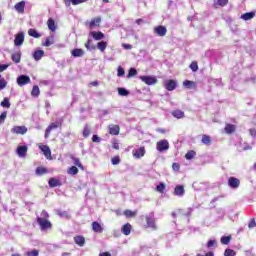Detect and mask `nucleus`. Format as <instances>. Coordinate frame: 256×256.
Returning a JSON list of instances; mask_svg holds the SVG:
<instances>
[{
    "label": "nucleus",
    "instance_id": "nucleus-1",
    "mask_svg": "<svg viewBox=\"0 0 256 256\" xmlns=\"http://www.w3.org/2000/svg\"><path fill=\"white\" fill-rule=\"evenodd\" d=\"M36 221L41 231H49L53 227V224L49 221V213L45 210H43L40 216L36 218Z\"/></svg>",
    "mask_w": 256,
    "mask_h": 256
},
{
    "label": "nucleus",
    "instance_id": "nucleus-2",
    "mask_svg": "<svg viewBox=\"0 0 256 256\" xmlns=\"http://www.w3.org/2000/svg\"><path fill=\"white\" fill-rule=\"evenodd\" d=\"M146 224L147 227L150 229H153V231L157 230V224H155V214L150 213L149 215L146 216Z\"/></svg>",
    "mask_w": 256,
    "mask_h": 256
},
{
    "label": "nucleus",
    "instance_id": "nucleus-3",
    "mask_svg": "<svg viewBox=\"0 0 256 256\" xmlns=\"http://www.w3.org/2000/svg\"><path fill=\"white\" fill-rule=\"evenodd\" d=\"M156 149L159 153H163V151H169V141L160 140L156 144Z\"/></svg>",
    "mask_w": 256,
    "mask_h": 256
},
{
    "label": "nucleus",
    "instance_id": "nucleus-4",
    "mask_svg": "<svg viewBox=\"0 0 256 256\" xmlns=\"http://www.w3.org/2000/svg\"><path fill=\"white\" fill-rule=\"evenodd\" d=\"M140 79L146 85H157V77L155 76H140Z\"/></svg>",
    "mask_w": 256,
    "mask_h": 256
},
{
    "label": "nucleus",
    "instance_id": "nucleus-5",
    "mask_svg": "<svg viewBox=\"0 0 256 256\" xmlns=\"http://www.w3.org/2000/svg\"><path fill=\"white\" fill-rule=\"evenodd\" d=\"M240 185L241 181L239 180V178L230 177L228 179V186L230 187V189H239Z\"/></svg>",
    "mask_w": 256,
    "mask_h": 256
},
{
    "label": "nucleus",
    "instance_id": "nucleus-6",
    "mask_svg": "<svg viewBox=\"0 0 256 256\" xmlns=\"http://www.w3.org/2000/svg\"><path fill=\"white\" fill-rule=\"evenodd\" d=\"M28 83H31V78L27 75H20L17 78V84L19 87H23L24 85H28Z\"/></svg>",
    "mask_w": 256,
    "mask_h": 256
},
{
    "label": "nucleus",
    "instance_id": "nucleus-7",
    "mask_svg": "<svg viewBox=\"0 0 256 256\" xmlns=\"http://www.w3.org/2000/svg\"><path fill=\"white\" fill-rule=\"evenodd\" d=\"M39 149H40V151H42V153H43L44 157H46V159H49V160L53 159V157L51 156V148H49V146L40 144Z\"/></svg>",
    "mask_w": 256,
    "mask_h": 256
},
{
    "label": "nucleus",
    "instance_id": "nucleus-8",
    "mask_svg": "<svg viewBox=\"0 0 256 256\" xmlns=\"http://www.w3.org/2000/svg\"><path fill=\"white\" fill-rule=\"evenodd\" d=\"M58 127H61V124L59 123V121L53 122L51 123L45 131V139H48V137L51 135V131H53V129H58Z\"/></svg>",
    "mask_w": 256,
    "mask_h": 256
},
{
    "label": "nucleus",
    "instance_id": "nucleus-9",
    "mask_svg": "<svg viewBox=\"0 0 256 256\" xmlns=\"http://www.w3.org/2000/svg\"><path fill=\"white\" fill-rule=\"evenodd\" d=\"M164 87L167 91H175L177 89V81L175 80H165Z\"/></svg>",
    "mask_w": 256,
    "mask_h": 256
},
{
    "label": "nucleus",
    "instance_id": "nucleus-10",
    "mask_svg": "<svg viewBox=\"0 0 256 256\" xmlns=\"http://www.w3.org/2000/svg\"><path fill=\"white\" fill-rule=\"evenodd\" d=\"M28 129L25 126H14L11 129V133L14 135H25L27 133Z\"/></svg>",
    "mask_w": 256,
    "mask_h": 256
},
{
    "label": "nucleus",
    "instance_id": "nucleus-11",
    "mask_svg": "<svg viewBox=\"0 0 256 256\" xmlns=\"http://www.w3.org/2000/svg\"><path fill=\"white\" fill-rule=\"evenodd\" d=\"M132 155L134 159H141V157H145V147L134 149L132 151Z\"/></svg>",
    "mask_w": 256,
    "mask_h": 256
},
{
    "label": "nucleus",
    "instance_id": "nucleus-12",
    "mask_svg": "<svg viewBox=\"0 0 256 256\" xmlns=\"http://www.w3.org/2000/svg\"><path fill=\"white\" fill-rule=\"evenodd\" d=\"M25 41V34L23 32H20L16 34L15 39H14V45L16 47H21Z\"/></svg>",
    "mask_w": 256,
    "mask_h": 256
},
{
    "label": "nucleus",
    "instance_id": "nucleus-13",
    "mask_svg": "<svg viewBox=\"0 0 256 256\" xmlns=\"http://www.w3.org/2000/svg\"><path fill=\"white\" fill-rule=\"evenodd\" d=\"M28 149L29 148L27 146H18L16 150L18 157L25 159V157H27Z\"/></svg>",
    "mask_w": 256,
    "mask_h": 256
},
{
    "label": "nucleus",
    "instance_id": "nucleus-14",
    "mask_svg": "<svg viewBox=\"0 0 256 256\" xmlns=\"http://www.w3.org/2000/svg\"><path fill=\"white\" fill-rule=\"evenodd\" d=\"M154 33L159 37H165L167 35V28L165 26H158L154 28Z\"/></svg>",
    "mask_w": 256,
    "mask_h": 256
},
{
    "label": "nucleus",
    "instance_id": "nucleus-15",
    "mask_svg": "<svg viewBox=\"0 0 256 256\" xmlns=\"http://www.w3.org/2000/svg\"><path fill=\"white\" fill-rule=\"evenodd\" d=\"M55 44V36L50 35L46 38L45 42L42 43L44 47H51V45Z\"/></svg>",
    "mask_w": 256,
    "mask_h": 256
},
{
    "label": "nucleus",
    "instance_id": "nucleus-16",
    "mask_svg": "<svg viewBox=\"0 0 256 256\" xmlns=\"http://www.w3.org/2000/svg\"><path fill=\"white\" fill-rule=\"evenodd\" d=\"M174 195L177 197H183V195H185V188L181 185L176 186L174 189Z\"/></svg>",
    "mask_w": 256,
    "mask_h": 256
},
{
    "label": "nucleus",
    "instance_id": "nucleus-17",
    "mask_svg": "<svg viewBox=\"0 0 256 256\" xmlns=\"http://www.w3.org/2000/svg\"><path fill=\"white\" fill-rule=\"evenodd\" d=\"M87 0H64V5L71 7L72 5H81V3H86Z\"/></svg>",
    "mask_w": 256,
    "mask_h": 256
},
{
    "label": "nucleus",
    "instance_id": "nucleus-18",
    "mask_svg": "<svg viewBox=\"0 0 256 256\" xmlns=\"http://www.w3.org/2000/svg\"><path fill=\"white\" fill-rule=\"evenodd\" d=\"M44 55H45V51H43V50H36L33 53V59L35 61H41V59H43Z\"/></svg>",
    "mask_w": 256,
    "mask_h": 256
},
{
    "label": "nucleus",
    "instance_id": "nucleus-19",
    "mask_svg": "<svg viewBox=\"0 0 256 256\" xmlns=\"http://www.w3.org/2000/svg\"><path fill=\"white\" fill-rule=\"evenodd\" d=\"M14 9L18 13H24L25 12V1H21V2H18L17 4H15Z\"/></svg>",
    "mask_w": 256,
    "mask_h": 256
},
{
    "label": "nucleus",
    "instance_id": "nucleus-20",
    "mask_svg": "<svg viewBox=\"0 0 256 256\" xmlns=\"http://www.w3.org/2000/svg\"><path fill=\"white\" fill-rule=\"evenodd\" d=\"M110 135H119V125H109L108 126Z\"/></svg>",
    "mask_w": 256,
    "mask_h": 256
},
{
    "label": "nucleus",
    "instance_id": "nucleus-21",
    "mask_svg": "<svg viewBox=\"0 0 256 256\" xmlns=\"http://www.w3.org/2000/svg\"><path fill=\"white\" fill-rule=\"evenodd\" d=\"M172 117H175L176 119H184L185 112L182 110H174L171 112Z\"/></svg>",
    "mask_w": 256,
    "mask_h": 256
},
{
    "label": "nucleus",
    "instance_id": "nucleus-22",
    "mask_svg": "<svg viewBox=\"0 0 256 256\" xmlns=\"http://www.w3.org/2000/svg\"><path fill=\"white\" fill-rule=\"evenodd\" d=\"M71 55L72 57H83V55H85V51L81 48H76L71 51Z\"/></svg>",
    "mask_w": 256,
    "mask_h": 256
},
{
    "label": "nucleus",
    "instance_id": "nucleus-23",
    "mask_svg": "<svg viewBox=\"0 0 256 256\" xmlns=\"http://www.w3.org/2000/svg\"><path fill=\"white\" fill-rule=\"evenodd\" d=\"M255 17V12H247L240 16V19H243V21H251Z\"/></svg>",
    "mask_w": 256,
    "mask_h": 256
},
{
    "label": "nucleus",
    "instance_id": "nucleus-24",
    "mask_svg": "<svg viewBox=\"0 0 256 256\" xmlns=\"http://www.w3.org/2000/svg\"><path fill=\"white\" fill-rule=\"evenodd\" d=\"M90 34L92 35L93 39H95V41H101V39L105 37V34H103V32L93 31Z\"/></svg>",
    "mask_w": 256,
    "mask_h": 256
},
{
    "label": "nucleus",
    "instance_id": "nucleus-25",
    "mask_svg": "<svg viewBox=\"0 0 256 256\" xmlns=\"http://www.w3.org/2000/svg\"><path fill=\"white\" fill-rule=\"evenodd\" d=\"M92 229L95 233H103V227H101V224H99V222H93Z\"/></svg>",
    "mask_w": 256,
    "mask_h": 256
},
{
    "label": "nucleus",
    "instance_id": "nucleus-26",
    "mask_svg": "<svg viewBox=\"0 0 256 256\" xmlns=\"http://www.w3.org/2000/svg\"><path fill=\"white\" fill-rule=\"evenodd\" d=\"M85 47L88 49V51H95V49H97L95 44H93V39H88V41L85 43Z\"/></svg>",
    "mask_w": 256,
    "mask_h": 256
},
{
    "label": "nucleus",
    "instance_id": "nucleus-27",
    "mask_svg": "<svg viewBox=\"0 0 256 256\" xmlns=\"http://www.w3.org/2000/svg\"><path fill=\"white\" fill-rule=\"evenodd\" d=\"M74 241L76 245H79V247H83V245H85V238L83 236L74 237Z\"/></svg>",
    "mask_w": 256,
    "mask_h": 256
},
{
    "label": "nucleus",
    "instance_id": "nucleus-28",
    "mask_svg": "<svg viewBox=\"0 0 256 256\" xmlns=\"http://www.w3.org/2000/svg\"><path fill=\"white\" fill-rule=\"evenodd\" d=\"M48 29L50 31H56L57 26L55 25V20L53 18H49L47 21Z\"/></svg>",
    "mask_w": 256,
    "mask_h": 256
},
{
    "label": "nucleus",
    "instance_id": "nucleus-29",
    "mask_svg": "<svg viewBox=\"0 0 256 256\" xmlns=\"http://www.w3.org/2000/svg\"><path fill=\"white\" fill-rule=\"evenodd\" d=\"M48 183H49V187H52V188L59 187L61 185V182L56 178H50Z\"/></svg>",
    "mask_w": 256,
    "mask_h": 256
},
{
    "label": "nucleus",
    "instance_id": "nucleus-30",
    "mask_svg": "<svg viewBox=\"0 0 256 256\" xmlns=\"http://www.w3.org/2000/svg\"><path fill=\"white\" fill-rule=\"evenodd\" d=\"M28 35L30 37H34V39H39V37H41V34H39V32H37V30L31 28L28 30Z\"/></svg>",
    "mask_w": 256,
    "mask_h": 256
},
{
    "label": "nucleus",
    "instance_id": "nucleus-31",
    "mask_svg": "<svg viewBox=\"0 0 256 256\" xmlns=\"http://www.w3.org/2000/svg\"><path fill=\"white\" fill-rule=\"evenodd\" d=\"M122 233L124 235H131V224L127 223L122 227Z\"/></svg>",
    "mask_w": 256,
    "mask_h": 256
},
{
    "label": "nucleus",
    "instance_id": "nucleus-32",
    "mask_svg": "<svg viewBox=\"0 0 256 256\" xmlns=\"http://www.w3.org/2000/svg\"><path fill=\"white\" fill-rule=\"evenodd\" d=\"M101 23V17L94 18L90 21L89 25L90 27H99Z\"/></svg>",
    "mask_w": 256,
    "mask_h": 256
},
{
    "label": "nucleus",
    "instance_id": "nucleus-33",
    "mask_svg": "<svg viewBox=\"0 0 256 256\" xmlns=\"http://www.w3.org/2000/svg\"><path fill=\"white\" fill-rule=\"evenodd\" d=\"M11 59L14 63H21V53L16 52L12 54Z\"/></svg>",
    "mask_w": 256,
    "mask_h": 256
},
{
    "label": "nucleus",
    "instance_id": "nucleus-34",
    "mask_svg": "<svg viewBox=\"0 0 256 256\" xmlns=\"http://www.w3.org/2000/svg\"><path fill=\"white\" fill-rule=\"evenodd\" d=\"M225 131L228 135H231V133H235V125L233 124H227L225 126Z\"/></svg>",
    "mask_w": 256,
    "mask_h": 256
},
{
    "label": "nucleus",
    "instance_id": "nucleus-35",
    "mask_svg": "<svg viewBox=\"0 0 256 256\" xmlns=\"http://www.w3.org/2000/svg\"><path fill=\"white\" fill-rule=\"evenodd\" d=\"M97 47L99 51L103 53L107 49V42L105 41L98 42Z\"/></svg>",
    "mask_w": 256,
    "mask_h": 256
},
{
    "label": "nucleus",
    "instance_id": "nucleus-36",
    "mask_svg": "<svg viewBox=\"0 0 256 256\" xmlns=\"http://www.w3.org/2000/svg\"><path fill=\"white\" fill-rule=\"evenodd\" d=\"M202 143L203 145H211V136L204 134L202 136Z\"/></svg>",
    "mask_w": 256,
    "mask_h": 256
},
{
    "label": "nucleus",
    "instance_id": "nucleus-37",
    "mask_svg": "<svg viewBox=\"0 0 256 256\" xmlns=\"http://www.w3.org/2000/svg\"><path fill=\"white\" fill-rule=\"evenodd\" d=\"M220 241L222 245H229L231 243V236H222Z\"/></svg>",
    "mask_w": 256,
    "mask_h": 256
},
{
    "label": "nucleus",
    "instance_id": "nucleus-38",
    "mask_svg": "<svg viewBox=\"0 0 256 256\" xmlns=\"http://www.w3.org/2000/svg\"><path fill=\"white\" fill-rule=\"evenodd\" d=\"M118 95L121 97H127V95H129V91L125 88H118Z\"/></svg>",
    "mask_w": 256,
    "mask_h": 256
},
{
    "label": "nucleus",
    "instance_id": "nucleus-39",
    "mask_svg": "<svg viewBox=\"0 0 256 256\" xmlns=\"http://www.w3.org/2000/svg\"><path fill=\"white\" fill-rule=\"evenodd\" d=\"M195 155H196L195 151L190 150L186 153L185 159H187L188 161H191V159H193Z\"/></svg>",
    "mask_w": 256,
    "mask_h": 256
},
{
    "label": "nucleus",
    "instance_id": "nucleus-40",
    "mask_svg": "<svg viewBox=\"0 0 256 256\" xmlns=\"http://www.w3.org/2000/svg\"><path fill=\"white\" fill-rule=\"evenodd\" d=\"M74 165H76V167H79V169H81L82 171L85 169L83 167V164H81V161L79 160V158H72Z\"/></svg>",
    "mask_w": 256,
    "mask_h": 256
},
{
    "label": "nucleus",
    "instance_id": "nucleus-41",
    "mask_svg": "<svg viewBox=\"0 0 256 256\" xmlns=\"http://www.w3.org/2000/svg\"><path fill=\"white\" fill-rule=\"evenodd\" d=\"M237 255V253L235 252V250L231 249V248H227L224 251V256H235Z\"/></svg>",
    "mask_w": 256,
    "mask_h": 256
},
{
    "label": "nucleus",
    "instance_id": "nucleus-42",
    "mask_svg": "<svg viewBox=\"0 0 256 256\" xmlns=\"http://www.w3.org/2000/svg\"><path fill=\"white\" fill-rule=\"evenodd\" d=\"M39 93H40L39 86H33L32 92H31L32 97H39Z\"/></svg>",
    "mask_w": 256,
    "mask_h": 256
},
{
    "label": "nucleus",
    "instance_id": "nucleus-43",
    "mask_svg": "<svg viewBox=\"0 0 256 256\" xmlns=\"http://www.w3.org/2000/svg\"><path fill=\"white\" fill-rule=\"evenodd\" d=\"M77 173H79V169L76 168V166H72L68 169L69 175H77Z\"/></svg>",
    "mask_w": 256,
    "mask_h": 256
},
{
    "label": "nucleus",
    "instance_id": "nucleus-44",
    "mask_svg": "<svg viewBox=\"0 0 256 256\" xmlns=\"http://www.w3.org/2000/svg\"><path fill=\"white\" fill-rule=\"evenodd\" d=\"M90 133H91V130L89 129V125L86 124L83 129V137L85 138L89 137Z\"/></svg>",
    "mask_w": 256,
    "mask_h": 256
},
{
    "label": "nucleus",
    "instance_id": "nucleus-45",
    "mask_svg": "<svg viewBox=\"0 0 256 256\" xmlns=\"http://www.w3.org/2000/svg\"><path fill=\"white\" fill-rule=\"evenodd\" d=\"M1 107H6V109H9V107H11L9 98H4V100L1 102Z\"/></svg>",
    "mask_w": 256,
    "mask_h": 256
},
{
    "label": "nucleus",
    "instance_id": "nucleus-46",
    "mask_svg": "<svg viewBox=\"0 0 256 256\" xmlns=\"http://www.w3.org/2000/svg\"><path fill=\"white\" fill-rule=\"evenodd\" d=\"M45 173H47V169L44 167H38L36 169V175H45Z\"/></svg>",
    "mask_w": 256,
    "mask_h": 256
},
{
    "label": "nucleus",
    "instance_id": "nucleus-47",
    "mask_svg": "<svg viewBox=\"0 0 256 256\" xmlns=\"http://www.w3.org/2000/svg\"><path fill=\"white\" fill-rule=\"evenodd\" d=\"M166 186L165 183H160L157 187H156V191H158V193H163V191H165Z\"/></svg>",
    "mask_w": 256,
    "mask_h": 256
},
{
    "label": "nucleus",
    "instance_id": "nucleus-48",
    "mask_svg": "<svg viewBox=\"0 0 256 256\" xmlns=\"http://www.w3.org/2000/svg\"><path fill=\"white\" fill-rule=\"evenodd\" d=\"M135 75H137V69L130 68L128 75H127L128 79H130V77H135Z\"/></svg>",
    "mask_w": 256,
    "mask_h": 256
},
{
    "label": "nucleus",
    "instance_id": "nucleus-49",
    "mask_svg": "<svg viewBox=\"0 0 256 256\" xmlns=\"http://www.w3.org/2000/svg\"><path fill=\"white\" fill-rule=\"evenodd\" d=\"M215 245H217V240H209L206 244V247L211 249V247H215Z\"/></svg>",
    "mask_w": 256,
    "mask_h": 256
},
{
    "label": "nucleus",
    "instance_id": "nucleus-50",
    "mask_svg": "<svg viewBox=\"0 0 256 256\" xmlns=\"http://www.w3.org/2000/svg\"><path fill=\"white\" fill-rule=\"evenodd\" d=\"M7 87V80L5 78L0 79V90H3Z\"/></svg>",
    "mask_w": 256,
    "mask_h": 256
},
{
    "label": "nucleus",
    "instance_id": "nucleus-51",
    "mask_svg": "<svg viewBox=\"0 0 256 256\" xmlns=\"http://www.w3.org/2000/svg\"><path fill=\"white\" fill-rule=\"evenodd\" d=\"M124 215H125V217H135V215H137V213H136V212H133V211H131V210H126V211L124 212Z\"/></svg>",
    "mask_w": 256,
    "mask_h": 256
},
{
    "label": "nucleus",
    "instance_id": "nucleus-52",
    "mask_svg": "<svg viewBox=\"0 0 256 256\" xmlns=\"http://www.w3.org/2000/svg\"><path fill=\"white\" fill-rule=\"evenodd\" d=\"M111 163L112 165H119V163H121V159L119 158V156L113 157L111 159Z\"/></svg>",
    "mask_w": 256,
    "mask_h": 256
},
{
    "label": "nucleus",
    "instance_id": "nucleus-53",
    "mask_svg": "<svg viewBox=\"0 0 256 256\" xmlns=\"http://www.w3.org/2000/svg\"><path fill=\"white\" fill-rule=\"evenodd\" d=\"M190 69H191L192 71H194V72L199 71V66L197 65V62H192V63L190 64Z\"/></svg>",
    "mask_w": 256,
    "mask_h": 256
},
{
    "label": "nucleus",
    "instance_id": "nucleus-54",
    "mask_svg": "<svg viewBox=\"0 0 256 256\" xmlns=\"http://www.w3.org/2000/svg\"><path fill=\"white\" fill-rule=\"evenodd\" d=\"M27 256H39V250H32L26 253Z\"/></svg>",
    "mask_w": 256,
    "mask_h": 256
},
{
    "label": "nucleus",
    "instance_id": "nucleus-55",
    "mask_svg": "<svg viewBox=\"0 0 256 256\" xmlns=\"http://www.w3.org/2000/svg\"><path fill=\"white\" fill-rule=\"evenodd\" d=\"M117 71L118 77H123V75H125V69H123V67L119 66Z\"/></svg>",
    "mask_w": 256,
    "mask_h": 256
},
{
    "label": "nucleus",
    "instance_id": "nucleus-56",
    "mask_svg": "<svg viewBox=\"0 0 256 256\" xmlns=\"http://www.w3.org/2000/svg\"><path fill=\"white\" fill-rule=\"evenodd\" d=\"M217 3L220 7H225L229 3V0H217Z\"/></svg>",
    "mask_w": 256,
    "mask_h": 256
},
{
    "label": "nucleus",
    "instance_id": "nucleus-57",
    "mask_svg": "<svg viewBox=\"0 0 256 256\" xmlns=\"http://www.w3.org/2000/svg\"><path fill=\"white\" fill-rule=\"evenodd\" d=\"M5 119H7V112H3L0 115V123H5Z\"/></svg>",
    "mask_w": 256,
    "mask_h": 256
},
{
    "label": "nucleus",
    "instance_id": "nucleus-58",
    "mask_svg": "<svg viewBox=\"0 0 256 256\" xmlns=\"http://www.w3.org/2000/svg\"><path fill=\"white\" fill-rule=\"evenodd\" d=\"M93 143H101V138H99L97 135L92 136Z\"/></svg>",
    "mask_w": 256,
    "mask_h": 256
},
{
    "label": "nucleus",
    "instance_id": "nucleus-59",
    "mask_svg": "<svg viewBox=\"0 0 256 256\" xmlns=\"http://www.w3.org/2000/svg\"><path fill=\"white\" fill-rule=\"evenodd\" d=\"M9 67V64H0V73H3V71L7 70Z\"/></svg>",
    "mask_w": 256,
    "mask_h": 256
},
{
    "label": "nucleus",
    "instance_id": "nucleus-60",
    "mask_svg": "<svg viewBox=\"0 0 256 256\" xmlns=\"http://www.w3.org/2000/svg\"><path fill=\"white\" fill-rule=\"evenodd\" d=\"M184 87H191L193 85V81L186 80L183 82Z\"/></svg>",
    "mask_w": 256,
    "mask_h": 256
},
{
    "label": "nucleus",
    "instance_id": "nucleus-61",
    "mask_svg": "<svg viewBox=\"0 0 256 256\" xmlns=\"http://www.w3.org/2000/svg\"><path fill=\"white\" fill-rule=\"evenodd\" d=\"M249 229H253V227H256L255 219H252L250 223L248 224Z\"/></svg>",
    "mask_w": 256,
    "mask_h": 256
},
{
    "label": "nucleus",
    "instance_id": "nucleus-62",
    "mask_svg": "<svg viewBox=\"0 0 256 256\" xmlns=\"http://www.w3.org/2000/svg\"><path fill=\"white\" fill-rule=\"evenodd\" d=\"M196 256H215V253L213 251H209L206 254H197Z\"/></svg>",
    "mask_w": 256,
    "mask_h": 256
},
{
    "label": "nucleus",
    "instance_id": "nucleus-63",
    "mask_svg": "<svg viewBox=\"0 0 256 256\" xmlns=\"http://www.w3.org/2000/svg\"><path fill=\"white\" fill-rule=\"evenodd\" d=\"M245 255L246 256H255V253H253V250H246Z\"/></svg>",
    "mask_w": 256,
    "mask_h": 256
},
{
    "label": "nucleus",
    "instance_id": "nucleus-64",
    "mask_svg": "<svg viewBox=\"0 0 256 256\" xmlns=\"http://www.w3.org/2000/svg\"><path fill=\"white\" fill-rule=\"evenodd\" d=\"M249 133H250L251 137H256V130H255V128H251L249 130Z\"/></svg>",
    "mask_w": 256,
    "mask_h": 256
}]
</instances>
